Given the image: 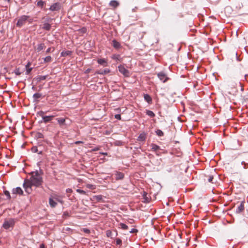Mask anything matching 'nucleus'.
Segmentation results:
<instances>
[{"label": "nucleus", "instance_id": "f257e3e1", "mask_svg": "<svg viewBox=\"0 0 248 248\" xmlns=\"http://www.w3.org/2000/svg\"><path fill=\"white\" fill-rule=\"evenodd\" d=\"M31 174V178L25 179L23 185L25 192L28 194L31 193L32 186L39 187L43 182L42 177L37 171L32 172Z\"/></svg>", "mask_w": 248, "mask_h": 248}, {"label": "nucleus", "instance_id": "f03ea898", "mask_svg": "<svg viewBox=\"0 0 248 248\" xmlns=\"http://www.w3.org/2000/svg\"><path fill=\"white\" fill-rule=\"evenodd\" d=\"M29 16L22 15L19 17L17 23H16V26L18 28H21L23 26L25 25L28 19Z\"/></svg>", "mask_w": 248, "mask_h": 248}, {"label": "nucleus", "instance_id": "7ed1b4c3", "mask_svg": "<svg viewBox=\"0 0 248 248\" xmlns=\"http://www.w3.org/2000/svg\"><path fill=\"white\" fill-rule=\"evenodd\" d=\"M15 224V221L13 219L9 218L4 221L3 224V227L5 229H8L11 227H13Z\"/></svg>", "mask_w": 248, "mask_h": 248}, {"label": "nucleus", "instance_id": "20e7f679", "mask_svg": "<svg viewBox=\"0 0 248 248\" xmlns=\"http://www.w3.org/2000/svg\"><path fill=\"white\" fill-rule=\"evenodd\" d=\"M119 71L122 73L124 77H129L130 76L129 71L127 70L123 65L118 66Z\"/></svg>", "mask_w": 248, "mask_h": 248}, {"label": "nucleus", "instance_id": "39448f33", "mask_svg": "<svg viewBox=\"0 0 248 248\" xmlns=\"http://www.w3.org/2000/svg\"><path fill=\"white\" fill-rule=\"evenodd\" d=\"M157 77L160 80L163 81V83L166 82L169 79V78L167 76V75L162 72L158 73L157 74Z\"/></svg>", "mask_w": 248, "mask_h": 248}, {"label": "nucleus", "instance_id": "423d86ee", "mask_svg": "<svg viewBox=\"0 0 248 248\" xmlns=\"http://www.w3.org/2000/svg\"><path fill=\"white\" fill-rule=\"evenodd\" d=\"M147 133L142 132L139 135L137 140L139 142H144L147 139Z\"/></svg>", "mask_w": 248, "mask_h": 248}, {"label": "nucleus", "instance_id": "0eeeda50", "mask_svg": "<svg viewBox=\"0 0 248 248\" xmlns=\"http://www.w3.org/2000/svg\"><path fill=\"white\" fill-rule=\"evenodd\" d=\"M42 146L41 145H39L38 146H33L31 148V150L33 153H36L38 154H43V150H42Z\"/></svg>", "mask_w": 248, "mask_h": 248}, {"label": "nucleus", "instance_id": "6e6552de", "mask_svg": "<svg viewBox=\"0 0 248 248\" xmlns=\"http://www.w3.org/2000/svg\"><path fill=\"white\" fill-rule=\"evenodd\" d=\"M61 6L59 2H56L52 4L49 8V10L52 11H59L61 9Z\"/></svg>", "mask_w": 248, "mask_h": 248}, {"label": "nucleus", "instance_id": "1a4fd4ad", "mask_svg": "<svg viewBox=\"0 0 248 248\" xmlns=\"http://www.w3.org/2000/svg\"><path fill=\"white\" fill-rule=\"evenodd\" d=\"M103 197L101 195H95L93 197L92 200L98 202H104Z\"/></svg>", "mask_w": 248, "mask_h": 248}, {"label": "nucleus", "instance_id": "9d476101", "mask_svg": "<svg viewBox=\"0 0 248 248\" xmlns=\"http://www.w3.org/2000/svg\"><path fill=\"white\" fill-rule=\"evenodd\" d=\"M23 194V191L20 187H17L12 190V194L13 195L19 194L22 195Z\"/></svg>", "mask_w": 248, "mask_h": 248}, {"label": "nucleus", "instance_id": "9b49d317", "mask_svg": "<svg viewBox=\"0 0 248 248\" xmlns=\"http://www.w3.org/2000/svg\"><path fill=\"white\" fill-rule=\"evenodd\" d=\"M54 115H50V116H45L43 117V122L46 124L47 123L50 122L54 118Z\"/></svg>", "mask_w": 248, "mask_h": 248}, {"label": "nucleus", "instance_id": "f8f14e48", "mask_svg": "<svg viewBox=\"0 0 248 248\" xmlns=\"http://www.w3.org/2000/svg\"><path fill=\"white\" fill-rule=\"evenodd\" d=\"M111 45L116 49H119L122 47L121 44L115 39L112 41Z\"/></svg>", "mask_w": 248, "mask_h": 248}, {"label": "nucleus", "instance_id": "ddd939ff", "mask_svg": "<svg viewBox=\"0 0 248 248\" xmlns=\"http://www.w3.org/2000/svg\"><path fill=\"white\" fill-rule=\"evenodd\" d=\"M48 75L46 76H38L33 78V80L36 81L37 83L40 82L41 80H45L47 77Z\"/></svg>", "mask_w": 248, "mask_h": 248}, {"label": "nucleus", "instance_id": "4468645a", "mask_svg": "<svg viewBox=\"0 0 248 248\" xmlns=\"http://www.w3.org/2000/svg\"><path fill=\"white\" fill-rule=\"evenodd\" d=\"M244 203L245 202L244 201L241 202L240 205L237 207L236 210V213L237 214H239L242 212L244 210Z\"/></svg>", "mask_w": 248, "mask_h": 248}, {"label": "nucleus", "instance_id": "2eb2a0df", "mask_svg": "<svg viewBox=\"0 0 248 248\" xmlns=\"http://www.w3.org/2000/svg\"><path fill=\"white\" fill-rule=\"evenodd\" d=\"M150 146L151 148V149L156 152H158L159 150H161L160 147L155 144L152 143Z\"/></svg>", "mask_w": 248, "mask_h": 248}, {"label": "nucleus", "instance_id": "dca6fc26", "mask_svg": "<svg viewBox=\"0 0 248 248\" xmlns=\"http://www.w3.org/2000/svg\"><path fill=\"white\" fill-rule=\"evenodd\" d=\"M45 47L46 46L45 45V44L42 43L37 45L36 48H35V50L37 52H39L43 49H44Z\"/></svg>", "mask_w": 248, "mask_h": 248}, {"label": "nucleus", "instance_id": "f3484780", "mask_svg": "<svg viewBox=\"0 0 248 248\" xmlns=\"http://www.w3.org/2000/svg\"><path fill=\"white\" fill-rule=\"evenodd\" d=\"M144 100L149 104L152 103V98L148 94H144Z\"/></svg>", "mask_w": 248, "mask_h": 248}, {"label": "nucleus", "instance_id": "a211bd4d", "mask_svg": "<svg viewBox=\"0 0 248 248\" xmlns=\"http://www.w3.org/2000/svg\"><path fill=\"white\" fill-rule=\"evenodd\" d=\"M110 72V70L108 69H105L104 70H99L96 71V73L100 75H106Z\"/></svg>", "mask_w": 248, "mask_h": 248}, {"label": "nucleus", "instance_id": "6ab92c4d", "mask_svg": "<svg viewBox=\"0 0 248 248\" xmlns=\"http://www.w3.org/2000/svg\"><path fill=\"white\" fill-rule=\"evenodd\" d=\"M42 96V94L40 93H35L33 95V102L38 103L39 100L38 99Z\"/></svg>", "mask_w": 248, "mask_h": 248}, {"label": "nucleus", "instance_id": "aec40b11", "mask_svg": "<svg viewBox=\"0 0 248 248\" xmlns=\"http://www.w3.org/2000/svg\"><path fill=\"white\" fill-rule=\"evenodd\" d=\"M109 5L115 8L119 5V3L115 0H112L109 2Z\"/></svg>", "mask_w": 248, "mask_h": 248}, {"label": "nucleus", "instance_id": "412c9836", "mask_svg": "<svg viewBox=\"0 0 248 248\" xmlns=\"http://www.w3.org/2000/svg\"><path fill=\"white\" fill-rule=\"evenodd\" d=\"M124 177V173L120 172H116L115 173V178L116 180H121Z\"/></svg>", "mask_w": 248, "mask_h": 248}, {"label": "nucleus", "instance_id": "4be33fe9", "mask_svg": "<svg viewBox=\"0 0 248 248\" xmlns=\"http://www.w3.org/2000/svg\"><path fill=\"white\" fill-rule=\"evenodd\" d=\"M97 62L99 64H100L101 65H103L105 66L107 65V61L105 59H98Z\"/></svg>", "mask_w": 248, "mask_h": 248}, {"label": "nucleus", "instance_id": "5701e85b", "mask_svg": "<svg viewBox=\"0 0 248 248\" xmlns=\"http://www.w3.org/2000/svg\"><path fill=\"white\" fill-rule=\"evenodd\" d=\"M72 51H63L61 52V55L62 57H65L67 56H70L72 54Z\"/></svg>", "mask_w": 248, "mask_h": 248}, {"label": "nucleus", "instance_id": "b1692460", "mask_svg": "<svg viewBox=\"0 0 248 248\" xmlns=\"http://www.w3.org/2000/svg\"><path fill=\"white\" fill-rule=\"evenodd\" d=\"M57 121L60 126H62L65 124V120L63 118H57Z\"/></svg>", "mask_w": 248, "mask_h": 248}, {"label": "nucleus", "instance_id": "393cba45", "mask_svg": "<svg viewBox=\"0 0 248 248\" xmlns=\"http://www.w3.org/2000/svg\"><path fill=\"white\" fill-rule=\"evenodd\" d=\"M30 65H31V63L28 62L27 63V64L26 65V75H29L31 73V70L32 69V68H30Z\"/></svg>", "mask_w": 248, "mask_h": 248}, {"label": "nucleus", "instance_id": "a878e982", "mask_svg": "<svg viewBox=\"0 0 248 248\" xmlns=\"http://www.w3.org/2000/svg\"><path fill=\"white\" fill-rule=\"evenodd\" d=\"M51 25L49 23H46L44 24L42 29L46 31H49L51 29Z\"/></svg>", "mask_w": 248, "mask_h": 248}, {"label": "nucleus", "instance_id": "bb28decb", "mask_svg": "<svg viewBox=\"0 0 248 248\" xmlns=\"http://www.w3.org/2000/svg\"><path fill=\"white\" fill-rule=\"evenodd\" d=\"M49 203L51 207H55L57 205V202H55L52 198H49Z\"/></svg>", "mask_w": 248, "mask_h": 248}, {"label": "nucleus", "instance_id": "cd10ccee", "mask_svg": "<svg viewBox=\"0 0 248 248\" xmlns=\"http://www.w3.org/2000/svg\"><path fill=\"white\" fill-rule=\"evenodd\" d=\"M111 58L116 61H120L121 60V55L119 54H114L111 56Z\"/></svg>", "mask_w": 248, "mask_h": 248}, {"label": "nucleus", "instance_id": "c85d7f7f", "mask_svg": "<svg viewBox=\"0 0 248 248\" xmlns=\"http://www.w3.org/2000/svg\"><path fill=\"white\" fill-rule=\"evenodd\" d=\"M14 73L16 76H20L23 72H20L19 67H16L13 73Z\"/></svg>", "mask_w": 248, "mask_h": 248}, {"label": "nucleus", "instance_id": "c756f323", "mask_svg": "<svg viewBox=\"0 0 248 248\" xmlns=\"http://www.w3.org/2000/svg\"><path fill=\"white\" fill-rule=\"evenodd\" d=\"M3 0L6 2H5V3L3 4V5L2 6V7L7 8L8 5L10 6L11 2V0Z\"/></svg>", "mask_w": 248, "mask_h": 248}, {"label": "nucleus", "instance_id": "7c9ffc66", "mask_svg": "<svg viewBox=\"0 0 248 248\" xmlns=\"http://www.w3.org/2000/svg\"><path fill=\"white\" fill-rule=\"evenodd\" d=\"M46 4V2L42 1V0H39L37 2V6L42 8L44 5Z\"/></svg>", "mask_w": 248, "mask_h": 248}, {"label": "nucleus", "instance_id": "2f4dec72", "mask_svg": "<svg viewBox=\"0 0 248 248\" xmlns=\"http://www.w3.org/2000/svg\"><path fill=\"white\" fill-rule=\"evenodd\" d=\"M35 138L37 140L43 139L44 138V135L41 133L38 132L35 135Z\"/></svg>", "mask_w": 248, "mask_h": 248}, {"label": "nucleus", "instance_id": "473e14b6", "mask_svg": "<svg viewBox=\"0 0 248 248\" xmlns=\"http://www.w3.org/2000/svg\"><path fill=\"white\" fill-rule=\"evenodd\" d=\"M156 134L159 137H162L164 136V133L160 129H157L155 131Z\"/></svg>", "mask_w": 248, "mask_h": 248}, {"label": "nucleus", "instance_id": "72a5a7b5", "mask_svg": "<svg viewBox=\"0 0 248 248\" xmlns=\"http://www.w3.org/2000/svg\"><path fill=\"white\" fill-rule=\"evenodd\" d=\"M44 61L45 62H50L52 61V58L50 56H48L44 58Z\"/></svg>", "mask_w": 248, "mask_h": 248}, {"label": "nucleus", "instance_id": "f704fd0d", "mask_svg": "<svg viewBox=\"0 0 248 248\" xmlns=\"http://www.w3.org/2000/svg\"><path fill=\"white\" fill-rule=\"evenodd\" d=\"M146 114L151 117H154L155 116V113L151 110H147L146 111Z\"/></svg>", "mask_w": 248, "mask_h": 248}, {"label": "nucleus", "instance_id": "c9c22d12", "mask_svg": "<svg viewBox=\"0 0 248 248\" xmlns=\"http://www.w3.org/2000/svg\"><path fill=\"white\" fill-rule=\"evenodd\" d=\"M120 226L121 228L123 230H127L128 228V226L126 224L123 223H121L120 224Z\"/></svg>", "mask_w": 248, "mask_h": 248}, {"label": "nucleus", "instance_id": "e433bc0d", "mask_svg": "<svg viewBox=\"0 0 248 248\" xmlns=\"http://www.w3.org/2000/svg\"><path fill=\"white\" fill-rule=\"evenodd\" d=\"M46 113L45 112L43 111H39L38 112H37V115H38L39 116H41L42 117V118H43V116H45V114Z\"/></svg>", "mask_w": 248, "mask_h": 248}, {"label": "nucleus", "instance_id": "4c0bfd02", "mask_svg": "<svg viewBox=\"0 0 248 248\" xmlns=\"http://www.w3.org/2000/svg\"><path fill=\"white\" fill-rule=\"evenodd\" d=\"M4 194L7 196L8 199L10 200L11 198L10 192L8 191L5 190L4 191Z\"/></svg>", "mask_w": 248, "mask_h": 248}, {"label": "nucleus", "instance_id": "58836bf2", "mask_svg": "<svg viewBox=\"0 0 248 248\" xmlns=\"http://www.w3.org/2000/svg\"><path fill=\"white\" fill-rule=\"evenodd\" d=\"M54 50H55V49L54 47H49L46 50V53L48 54L51 52H53L54 51Z\"/></svg>", "mask_w": 248, "mask_h": 248}, {"label": "nucleus", "instance_id": "ea45409f", "mask_svg": "<svg viewBox=\"0 0 248 248\" xmlns=\"http://www.w3.org/2000/svg\"><path fill=\"white\" fill-rule=\"evenodd\" d=\"M86 187L89 189H94L95 188V186L91 184H87Z\"/></svg>", "mask_w": 248, "mask_h": 248}, {"label": "nucleus", "instance_id": "a19ab883", "mask_svg": "<svg viewBox=\"0 0 248 248\" xmlns=\"http://www.w3.org/2000/svg\"><path fill=\"white\" fill-rule=\"evenodd\" d=\"M76 191L78 193H80L81 194H84L85 195L86 194V192L83 190H81V189H77L76 190Z\"/></svg>", "mask_w": 248, "mask_h": 248}, {"label": "nucleus", "instance_id": "79ce46f5", "mask_svg": "<svg viewBox=\"0 0 248 248\" xmlns=\"http://www.w3.org/2000/svg\"><path fill=\"white\" fill-rule=\"evenodd\" d=\"M147 193L146 192H144L143 193V196L144 197V201L145 202H149V199L147 197Z\"/></svg>", "mask_w": 248, "mask_h": 248}, {"label": "nucleus", "instance_id": "37998d69", "mask_svg": "<svg viewBox=\"0 0 248 248\" xmlns=\"http://www.w3.org/2000/svg\"><path fill=\"white\" fill-rule=\"evenodd\" d=\"M124 142L121 141H116L115 144L117 146H121L123 145Z\"/></svg>", "mask_w": 248, "mask_h": 248}, {"label": "nucleus", "instance_id": "c03bdc74", "mask_svg": "<svg viewBox=\"0 0 248 248\" xmlns=\"http://www.w3.org/2000/svg\"><path fill=\"white\" fill-rule=\"evenodd\" d=\"M182 154V152L181 151L180 149H179V150H177L176 149H174L173 150L172 154Z\"/></svg>", "mask_w": 248, "mask_h": 248}, {"label": "nucleus", "instance_id": "a18cd8bd", "mask_svg": "<svg viewBox=\"0 0 248 248\" xmlns=\"http://www.w3.org/2000/svg\"><path fill=\"white\" fill-rule=\"evenodd\" d=\"M116 243L117 245H120L122 244V240L119 238H117L116 240Z\"/></svg>", "mask_w": 248, "mask_h": 248}, {"label": "nucleus", "instance_id": "49530a36", "mask_svg": "<svg viewBox=\"0 0 248 248\" xmlns=\"http://www.w3.org/2000/svg\"><path fill=\"white\" fill-rule=\"evenodd\" d=\"M82 230H83V231L84 232H85V233H90V230H89V229H87V228H83Z\"/></svg>", "mask_w": 248, "mask_h": 248}, {"label": "nucleus", "instance_id": "de8ad7c7", "mask_svg": "<svg viewBox=\"0 0 248 248\" xmlns=\"http://www.w3.org/2000/svg\"><path fill=\"white\" fill-rule=\"evenodd\" d=\"M115 118L118 120H121V115L119 114H116L115 115Z\"/></svg>", "mask_w": 248, "mask_h": 248}, {"label": "nucleus", "instance_id": "09e8293b", "mask_svg": "<svg viewBox=\"0 0 248 248\" xmlns=\"http://www.w3.org/2000/svg\"><path fill=\"white\" fill-rule=\"evenodd\" d=\"M27 22H29V23H32L33 22V18H31L30 16H29L28 19H27Z\"/></svg>", "mask_w": 248, "mask_h": 248}, {"label": "nucleus", "instance_id": "8fccbe9b", "mask_svg": "<svg viewBox=\"0 0 248 248\" xmlns=\"http://www.w3.org/2000/svg\"><path fill=\"white\" fill-rule=\"evenodd\" d=\"M242 164H244V168L245 169H247L248 167V163H246L245 162L243 161L242 162Z\"/></svg>", "mask_w": 248, "mask_h": 248}, {"label": "nucleus", "instance_id": "3c124183", "mask_svg": "<svg viewBox=\"0 0 248 248\" xmlns=\"http://www.w3.org/2000/svg\"><path fill=\"white\" fill-rule=\"evenodd\" d=\"M138 232V230L137 229H132L130 231V233H135V232Z\"/></svg>", "mask_w": 248, "mask_h": 248}, {"label": "nucleus", "instance_id": "603ef678", "mask_svg": "<svg viewBox=\"0 0 248 248\" xmlns=\"http://www.w3.org/2000/svg\"><path fill=\"white\" fill-rule=\"evenodd\" d=\"M213 179V176H210L208 178V182H212V180Z\"/></svg>", "mask_w": 248, "mask_h": 248}, {"label": "nucleus", "instance_id": "864d4df0", "mask_svg": "<svg viewBox=\"0 0 248 248\" xmlns=\"http://www.w3.org/2000/svg\"><path fill=\"white\" fill-rule=\"evenodd\" d=\"M64 216H67V217H69V214L67 212H64L63 213V215Z\"/></svg>", "mask_w": 248, "mask_h": 248}, {"label": "nucleus", "instance_id": "5fc2aeb1", "mask_svg": "<svg viewBox=\"0 0 248 248\" xmlns=\"http://www.w3.org/2000/svg\"><path fill=\"white\" fill-rule=\"evenodd\" d=\"M177 16H178L179 17H183V15L181 13H180L178 14Z\"/></svg>", "mask_w": 248, "mask_h": 248}, {"label": "nucleus", "instance_id": "6e6d98bb", "mask_svg": "<svg viewBox=\"0 0 248 248\" xmlns=\"http://www.w3.org/2000/svg\"><path fill=\"white\" fill-rule=\"evenodd\" d=\"M66 192L67 193H71L72 192V190L70 188H68L66 189Z\"/></svg>", "mask_w": 248, "mask_h": 248}, {"label": "nucleus", "instance_id": "4d7b16f0", "mask_svg": "<svg viewBox=\"0 0 248 248\" xmlns=\"http://www.w3.org/2000/svg\"><path fill=\"white\" fill-rule=\"evenodd\" d=\"M80 143H83V142H82V141H76V142H75V143H76V144H78Z\"/></svg>", "mask_w": 248, "mask_h": 248}, {"label": "nucleus", "instance_id": "13d9d810", "mask_svg": "<svg viewBox=\"0 0 248 248\" xmlns=\"http://www.w3.org/2000/svg\"><path fill=\"white\" fill-rule=\"evenodd\" d=\"M40 248H45V245L44 244H41L40 245Z\"/></svg>", "mask_w": 248, "mask_h": 248}, {"label": "nucleus", "instance_id": "bf43d9fd", "mask_svg": "<svg viewBox=\"0 0 248 248\" xmlns=\"http://www.w3.org/2000/svg\"><path fill=\"white\" fill-rule=\"evenodd\" d=\"M32 89L34 91H36V88L34 86H33L32 87Z\"/></svg>", "mask_w": 248, "mask_h": 248}, {"label": "nucleus", "instance_id": "052dcab7", "mask_svg": "<svg viewBox=\"0 0 248 248\" xmlns=\"http://www.w3.org/2000/svg\"><path fill=\"white\" fill-rule=\"evenodd\" d=\"M102 155H108L107 153H101Z\"/></svg>", "mask_w": 248, "mask_h": 248}, {"label": "nucleus", "instance_id": "680f3d73", "mask_svg": "<svg viewBox=\"0 0 248 248\" xmlns=\"http://www.w3.org/2000/svg\"><path fill=\"white\" fill-rule=\"evenodd\" d=\"M4 69L5 70L6 72H8L6 67H4Z\"/></svg>", "mask_w": 248, "mask_h": 248}, {"label": "nucleus", "instance_id": "e2e57ef3", "mask_svg": "<svg viewBox=\"0 0 248 248\" xmlns=\"http://www.w3.org/2000/svg\"><path fill=\"white\" fill-rule=\"evenodd\" d=\"M89 71H90V70H89V69H87V70H86V73H88V72H89Z\"/></svg>", "mask_w": 248, "mask_h": 248}, {"label": "nucleus", "instance_id": "0e129e2a", "mask_svg": "<svg viewBox=\"0 0 248 248\" xmlns=\"http://www.w3.org/2000/svg\"><path fill=\"white\" fill-rule=\"evenodd\" d=\"M216 155H219V153H217V154Z\"/></svg>", "mask_w": 248, "mask_h": 248}, {"label": "nucleus", "instance_id": "69168bd1", "mask_svg": "<svg viewBox=\"0 0 248 248\" xmlns=\"http://www.w3.org/2000/svg\"><path fill=\"white\" fill-rule=\"evenodd\" d=\"M107 234L108 236V235H109V233H107Z\"/></svg>", "mask_w": 248, "mask_h": 248}, {"label": "nucleus", "instance_id": "338daca9", "mask_svg": "<svg viewBox=\"0 0 248 248\" xmlns=\"http://www.w3.org/2000/svg\"><path fill=\"white\" fill-rule=\"evenodd\" d=\"M107 234L108 236V235H109V233H107Z\"/></svg>", "mask_w": 248, "mask_h": 248}, {"label": "nucleus", "instance_id": "774afa93", "mask_svg": "<svg viewBox=\"0 0 248 248\" xmlns=\"http://www.w3.org/2000/svg\"><path fill=\"white\" fill-rule=\"evenodd\" d=\"M241 90H243V88H241Z\"/></svg>", "mask_w": 248, "mask_h": 248}]
</instances>
